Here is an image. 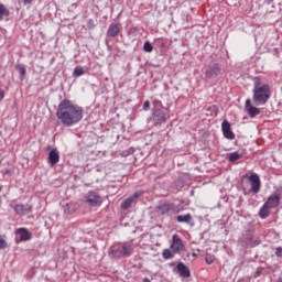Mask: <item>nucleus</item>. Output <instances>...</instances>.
Masks as SVG:
<instances>
[{
  "instance_id": "1",
  "label": "nucleus",
  "mask_w": 282,
  "mask_h": 282,
  "mask_svg": "<svg viewBox=\"0 0 282 282\" xmlns=\"http://www.w3.org/2000/svg\"><path fill=\"white\" fill-rule=\"evenodd\" d=\"M83 107L74 104L69 99H64L59 102L56 117L64 127H74L83 120Z\"/></svg>"
},
{
  "instance_id": "2",
  "label": "nucleus",
  "mask_w": 282,
  "mask_h": 282,
  "mask_svg": "<svg viewBox=\"0 0 282 282\" xmlns=\"http://www.w3.org/2000/svg\"><path fill=\"white\" fill-rule=\"evenodd\" d=\"M272 91L270 90V85L268 84H254L253 88V101L256 105H265L270 100Z\"/></svg>"
},
{
  "instance_id": "3",
  "label": "nucleus",
  "mask_w": 282,
  "mask_h": 282,
  "mask_svg": "<svg viewBox=\"0 0 282 282\" xmlns=\"http://www.w3.org/2000/svg\"><path fill=\"white\" fill-rule=\"evenodd\" d=\"M170 250H173L176 254H182V252L186 251V246L184 245V241H182V238L177 236V234L172 236Z\"/></svg>"
},
{
  "instance_id": "4",
  "label": "nucleus",
  "mask_w": 282,
  "mask_h": 282,
  "mask_svg": "<svg viewBox=\"0 0 282 282\" xmlns=\"http://www.w3.org/2000/svg\"><path fill=\"white\" fill-rule=\"evenodd\" d=\"M84 202L94 208L102 206V197H100L96 192H88L84 197Z\"/></svg>"
},
{
  "instance_id": "5",
  "label": "nucleus",
  "mask_w": 282,
  "mask_h": 282,
  "mask_svg": "<svg viewBox=\"0 0 282 282\" xmlns=\"http://www.w3.org/2000/svg\"><path fill=\"white\" fill-rule=\"evenodd\" d=\"M219 74H221V67H219V64L217 63L210 64L205 70V76L209 79L217 78Z\"/></svg>"
},
{
  "instance_id": "6",
  "label": "nucleus",
  "mask_w": 282,
  "mask_h": 282,
  "mask_svg": "<svg viewBox=\"0 0 282 282\" xmlns=\"http://www.w3.org/2000/svg\"><path fill=\"white\" fill-rule=\"evenodd\" d=\"M156 213L159 215H167V213H176L175 204L163 203L156 207Z\"/></svg>"
},
{
  "instance_id": "7",
  "label": "nucleus",
  "mask_w": 282,
  "mask_h": 282,
  "mask_svg": "<svg viewBox=\"0 0 282 282\" xmlns=\"http://www.w3.org/2000/svg\"><path fill=\"white\" fill-rule=\"evenodd\" d=\"M245 109L249 118H257V116L261 113V109L252 106V101L250 99L246 100Z\"/></svg>"
},
{
  "instance_id": "8",
  "label": "nucleus",
  "mask_w": 282,
  "mask_h": 282,
  "mask_svg": "<svg viewBox=\"0 0 282 282\" xmlns=\"http://www.w3.org/2000/svg\"><path fill=\"white\" fill-rule=\"evenodd\" d=\"M13 210L17 215H20V217H23L25 215H30L32 213V205L30 204H18L13 207Z\"/></svg>"
},
{
  "instance_id": "9",
  "label": "nucleus",
  "mask_w": 282,
  "mask_h": 282,
  "mask_svg": "<svg viewBox=\"0 0 282 282\" xmlns=\"http://www.w3.org/2000/svg\"><path fill=\"white\" fill-rule=\"evenodd\" d=\"M221 130L224 138H226L227 140H235V132H232V129H230V122H228V120L223 121Z\"/></svg>"
},
{
  "instance_id": "10",
  "label": "nucleus",
  "mask_w": 282,
  "mask_h": 282,
  "mask_svg": "<svg viewBox=\"0 0 282 282\" xmlns=\"http://www.w3.org/2000/svg\"><path fill=\"white\" fill-rule=\"evenodd\" d=\"M249 182L252 193H259V191H261V178H259L257 174H251L249 176Z\"/></svg>"
},
{
  "instance_id": "11",
  "label": "nucleus",
  "mask_w": 282,
  "mask_h": 282,
  "mask_svg": "<svg viewBox=\"0 0 282 282\" xmlns=\"http://www.w3.org/2000/svg\"><path fill=\"white\" fill-rule=\"evenodd\" d=\"M47 162H48L50 166H56V164H58V162H61V154L58 153L57 149H52L48 152Z\"/></svg>"
},
{
  "instance_id": "12",
  "label": "nucleus",
  "mask_w": 282,
  "mask_h": 282,
  "mask_svg": "<svg viewBox=\"0 0 282 282\" xmlns=\"http://www.w3.org/2000/svg\"><path fill=\"white\" fill-rule=\"evenodd\" d=\"M264 204L271 208H278L279 204H281V195L278 193L271 194Z\"/></svg>"
},
{
  "instance_id": "13",
  "label": "nucleus",
  "mask_w": 282,
  "mask_h": 282,
  "mask_svg": "<svg viewBox=\"0 0 282 282\" xmlns=\"http://www.w3.org/2000/svg\"><path fill=\"white\" fill-rule=\"evenodd\" d=\"M142 195V192H135L132 196L128 197L126 200L121 203L122 210H127V208H131L133 202L138 199Z\"/></svg>"
},
{
  "instance_id": "14",
  "label": "nucleus",
  "mask_w": 282,
  "mask_h": 282,
  "mask_svg": "<svg viewBox=\"0 0 282 282\" xmlns=\"http://www.w3.org/2000/svg\"><path fill=\"white\" fill-rule=\"evenodd\" d=\"M176 270L180 276H183L184 279H188V276H191V269L186 264H184V262H178L176 265Z\"/></svg>"
},
{
  "instance_id": "15",
  "label": "nucleus",
  "mask_w": 282,
  "mask_h": 282,
  "mask_svg": "<svg viewBox=\"0 0 282 282\" xmlns=\"http://www.w3.org/2000/svg\"><path fill=\"white\" fill-rule=\"evenodd\" d=\"M153 120L156 122V124H162L166 122V112H164L161 109H156L153 112Z\"/></svg>"
},
{
  "instance_id": "16",
  "label": "nucleus",
  "mask_w": 282,
  "mask_h": 282,
  "mask_svg": "<svg viewBox=\"0 0 282 282\" xmlns=\"http://www.w3.org/2000/svg\"><path fill=\"white\" fill-rule=\"evenodd\" d=\"M15 235L20 236V241H30V239H32V232L26 228L17 229Z\"/></svg>"
},
{
  "instance_id": "17",
  "label": "nucleus",
  "mask_w": 282,
  "mask_h": 282,
  "mask_svg": "<svg viewBox=\"0 0 282 282\" xmlns=\"http://www.w3.org/2000/svg\"><path fill=\"white\" fill-rule=\"evenodd\" d=\"M109 257H112V259H121L122 257V248L121 245H115L109 250Z\"/></svg>"
},
{
  "instance_id": "18",
  "label": "nucleus",
  "mask_w": 282,
  "mask_h": 282,
  "mask_svg": "<svg viewBox=\"0 0 282 282\" xmlns=\"http://www.w3.org/2000/svg\"><path fill=\"white\" fill-rule=\"evenodd\" d=\"M121 245V256L122 257H131L133 254V245L129 242H122Z\"/></svg>"
},
{
  "instance_id": "19",
  "label": "nucleus",
  "mask_w": 282,
  "mask_h": 282,
  "mask_svg": "<svg viewBox=\"0 0 282 282\" xmlns=\"http://www.w3.org/2000/svg\"><path fill=\"white\" fill-rule=\"evenodd\" d=\"M107 34L108 36H111V39H116V36L120 34V25H118L117 23L110 24Z\"/></svg>"
},
{
  "instance_id": "20",
  "label": "nucleus",
  "mask_w": 282,
  "mask_h": 282,
  "mask_svg": "<svg viewBox=\"0 0 282 282\" xmlns=\"http://www.w3.org/2000/svg\"><path fill=\"white\" fill-rule=\"evenodd\" d=\"M76 210H78V204H76L74 202L67 203L64 206L65 215H74V213H76Z\"/></svg>"
},
{
  "instance_id": "21",
  "label": "nucleus",
  "mask_w": 282,
  "mask_h": 282,
  "mask_svg": "<svg viewBox=\"0 0 282 282\" xmlns=\"http://www.w3.org/2000/svg\"><path fill=\"white\" fill-rule=\"evenodd\" d=\"M272 208L269 207L265 203L262 205V207L259 210V217L260 219H268L270 217V210Z\"/></svg>"
},
{
  "instance_id": "22",
  "label": "nucleus",
  "mask_w": 282,
  "mask_h": 282,
  "mask_svg": "<svg viewBox=\"0 0 282 282\" xmlns=\"http://www.w3.org/2000/svg\"><path fill=\"white\" fill-rule=\"evenodd\" d=\"M176 221H178V224H191L193 216L191 214L180 215L176 217Z\"/></svg>"
},
{
  "instance_id": "23",
  "label": "nucleus",
  "mask_w": 282,
  "mask_h": 282,
  "mask_svg": "<svg viewBox=\"0 0 282 282\" xmlns=\"http://www.w3.org/2000/svg\"><path fill=\"white\" fill-rule=\"evenodd\" d=\"M8 17H10V9L6 4L0 3V21Z\"/></svg>"
},
{
  "instance_id": "24",
  "label": "nucleus",
  "mask_w": 282,
  "mask_h": 282,
  "mask_svg": "<svg viewBox=\"0 0 282 282\" xmlns=\"http://www.w3.org/2000/svg\"><path fill=\"white\" fill-rule=\"evenodd\" d=\"M175 252L172 249H163L162 257L165 259V261H169V259H173L175 257Z\"/></svg>"
},
{
  "instance_id": "25",
  "label": "nucleus",
  "mask_w": 282,
  "mask_h": 282,
  "mask_svg": "<svg viewBox=\"0 0 282 282\" xmlns=\"http://www.w3.org/2000/svg\"><path fill=\"white\" fill-rule=\"evenodd\" d=\"M241 158H243V154L239 152H232L228 154L227 159L229 162H237V160H241Z\"/></svg>"
},
{
  "instance_id": "26",
  "label": "nucleus",
  "mask_w": 282,
  "mask_h": 282,
  "mask_svg": "<svg viewBox=\"0 0 282 282\" xmlns=\"http://www.w3.org/2000/svg\"><path fill=\"white\" fill-rule=\"evenodd\" d=\"M84 75H85V68L83 66L75 67L74 72H73L74 78H79V76H84Z\"/></svg>"
},
{
  "instance_id": "27",
  "label": "nucleus",
  "mask_w": 282,
  "mask_h": 282,
  "mask_svg": "<svg viewBox=\"0 0 282 282\" xmlns=\"http://www.w3.org/2000/svg\"><path fill=\"white\" fill-rule=\"evenodd\" d=\"M17 72L21 75V78H25L26 69L23 64H19L15 66Z\"/></svg>"
},
{
  "instance_id": "28",
  "label": "nucleus",
  "mask_w": 282,
  "mask_h": 282,
  "mask_svg": "<svg viewBox=\"0 0 282 282\" xmlns=\"http://www.w3.org/2000/svg\"><path fill=\"white\" fill-rule=\"evenodd\" d=\"M8 248V242L6 241V236H0V250Z\"/></svg>"
},
{
  "instance_id": "29",
  "label": "nucleus",
  "mask_w": 282,
  "mask_h": 282,
  "mask_svg": "<svg viewBox=\"0 0 282 282\" xmlns=\"http://www.w3.org/2000/svg\"><path fill=\"white\" fill-rule=\"evenodd\" d=\"M205 261L208 265H213V263H215V256L206 254Z\"/></svg>"
},
{
  "instance_id": "30",
  "label": "nucleus",
  "mask_w": 282,
  "mask_h": 282,
  "mask_svg": "<svg viewBox=\"0 0 282 282\" xmlns=\"http://www.w3.org/2000/svg\"><path fill=\"white\" fill-rule=\"evenodd\" d=\"M144 52H153V45L150 42H145L143 45Z\"/></svg>"
},
{
  "instance_id": "31",
  "label": "nucleus",
  "mask_w": 282,
  "mask_h": 282,
  "mask_svg": "<svg viewBox=\"0 0 282 282\" xmlns=\"http://www.w3.org/2000/svg\"><path fill=\"white\" fill-rule=\"evenodd\" d=\"M151 109V101L145 100L143 104V111H149Z\"/></svg>"
},
{
  "instance_id": "32",
  "label": "nucleus",
  "mask_w": 282,
  "mask_h": 282,
  "mask_svg": "<svg viewBox=\"0 0 282 282\" xmlns=\"http://www.w3.org/2000/svg\"><path fill=\"white\" fill-rule=\"evenodd\" d=\"M275 256H278V257H282V248L281 247H278L276 249H275Z\"/></svg>"
},
{
  "instance_id": "33",
  "label": "nucleus",
  "mask_w": 282,
  "mask_h": 282,
  "mask_svg": "<svg viewBox=\"0 0 282 282\" xmlns=\"http://www.w3.org/2000/svg\"><path fill=\"white\" fill-rule=\"evenodd\" d=\"M6 98V91L3 89H0V101Z\"/></svg>"
},
{
  "instance_id": "34",
  "label": "nucleus",
  "mask_w": 282,
  "mask_h": 282,
  "mask_svg": "<svg viewBox=\"0 0 282 282\" xmlns=\"http://www.w3.org/2000/svg\"><path fill=\"white\" fill-rule=\"evenodd\" d=\"M32 1H34V0H22V2L24 3V6H30V3H32Z\"/></svg>"
},
{
  "instance_id": "35",
  "label": "nucleus",
  "mask_w": 282,
  "mask_h": 282,
  "mask_svg": "<svg viewBox=\"0 0 282 282\" xmlns=\"http://www.w3.org/2000/svg\"><path fill=\"white\" fill-rule=\"evenodd\" d=\"M10 173H12V170H6L4 171V175H10Z\"/></svg>"
},
{
  "instance_id": "36",
  "label": "nucleus",
  "mask_w": 282,
  "mask_h": 282,
  "mask_svg": "<svg viewBox=\"0 0 282 282\" xmlns=\"http://www.w3.org/2000/svg\"><path fill=\"white\" fill-rule=\"evenodd\" d=\"M269 1H274V0H269Z\"/></svg>"
},
{
  "instance_id": "37",
  "label": "nucleus",
  "mask_w": 282,
  "mask_h": 282,
  "mask_svg": "<svg viewBox=\"0 0 282 282\" xmlns=\"http://www.w3.org/2000/svg\"><path fill=\"white\" fill-rule=\"evenodd\" d=\"M0 193H1V187H0Z\"/></svg>"
}]
</instances>
